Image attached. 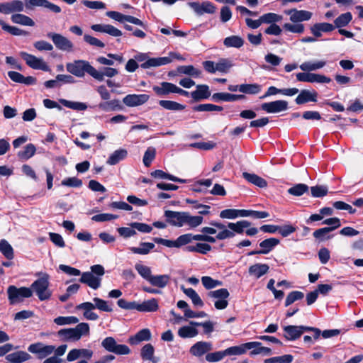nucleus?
Instances as JSON below:
<instances>
[{
  "instance_id": "obj_1",
  "label": "nucleus",
  "mask_w": 363,
  "mask_h": 363,
  "mask_svg": "<svg viewBox=\"0 0 363 363\" xmlns=\"http://www.w3.org/2000/svg\"><path fill=\"white\" fill-rule=\"evenodd\" d=\"M164 216L168 223L177 227L188 225L196 228L203 222V217L200 216H191L188 212H178L170 210L165 211Z\"/></svg>"
},
{
  "instance_id": "obj_2",
  "label": "nucleus",
  "mask_w": 363,
  "mask_h": 363,
  "mask_svg": "<svg viewBox=\"0 0 363 363\" xmlns=\"http://www.w3.org/2000/svg\"><path fill=\"white\" fill-rule=\"evenodd\" d=\"M66 69L68 72L77 77H84L87 73L92 77H97V70L86 60H77L66 64Z\"/></svg>"
},
{
  "instance_id": "obj_3",
  "label": "nucleus",
  "mask_w": 363,
  "mask_h": 363,
  "mask_svg": "<svg viewBox=\"0 0 363 363\" xmlns=\"http://www.w3.org/2000/svg\"><path fill=\"white\" fill-rule=\"evenodd\" d=\"M89 325L80 323L74 328H64L57 332V335L64 341H77L82 336L89 334Z\"/></svg>"
},
{
  "instance_id": "obj_4",
  "label": "nucleus",
  "mask_w": 363,
  "mask_h": 363,
  "mask_svg": "<svg viewBox=\"0 0 363 363\" xmlns=\"http://www.w3.org/2000/svg\"><path fill=\"white\" fill-rule=\"evenodd\" d=\"M50 277L48 274H43L42 277L36 279L30 286L32 291H34L40 301L50 298L52 292L49 289Z\"/></svg>"
},
{
  "instance_id": "obj_5",
  "label": "nucleus",
  "mask_w": 363,
  "mask_h": 363,
  "mask_svg": "<svg viewBox=\"0 0 363 363\" xmlns=\"http://www.w3.org/2000/svg\"><path fill=\"white\" fill-rule=\"evenodd\" d=\"M8 299L11 305L22 302L24 298H30L33 296L31 289L22 286L17 288L11 285L7 289Z\"/></svg>"
},
{
  "instance_id": "obj_6",
  "label": "nucleus",
  "mask_w": 363,
  "mask_h": 363,
  "mask_svg": "<svg viewBox=\"0 0 363 363\" xmlns=\"http://www.w3.org/2000/svg\"><path fill=\"white\" fill-rule=\"evenodd\" d=\"M135 61L143 62L140 67L143 69H150L172 62V59L167 57L149 58L146 53H138L135 56Z\"/></svg>"
},
{
  "instance_id": "obj_7",
  "label": "nucleus",
  "mask_w": 363,
  "mask_h": 363,
  "mask_svg": "<svg viewBox=\"0 0 363 363\" xmlns=\"http://www.w3.org/2000/svg\"><path fill=\"white\" fill-rule=\"evenodd\" d=\"M101 346L108 352L118 355L128 354L130 348L125 345L118 344L113 337H107L101 342Z\"/></svg>"
},
{
  "instance_id": "obj_8",
  "label": "nucleus",
  "mask_w": 363,
  "mask_h": 363,
  "mask_svg": "<svg viewBox=\"0 0 363 363\" xmlns=\"http://www.w3.org/2000/svg\"><path fill=\"white\" fill-rule=\"evenodd\" d=\"M207 296L208 297L216 300L214 306L218 310H223L228 306V298L230 296V293L226 289L222 288L214 291H210L207 294Z\"/></svg>"
},
{
  "instance_id": "obj_9",
  "label": "nucleus",
  "mask_w": 363,
  "mask_h": 363,
  "mask_svg": "<svg viewBox=\"0 0 363 363\" xmlns=\"http://www.w3.org/2000/svg\"><path fill=\"white\" fill-rule=\"evenodd\" d=\"M19 55L26 62V64L32 69H40L45 72L50 71L49 66L42 58L26 52H20Z\"/></svg>"
},
{
  "instance_id": "obj_10",
  "label": "nucleus",
  "mask_w": 363,
  "mask_h": 363,
  "mask_svg": "<svg viewBox=\"0 0 363 363\" xmlns=\"http://www.w3.org/2000/svg\"><path fill=\"white\" fill-rule=\"evenodd\" d=\"M47 36L52 40L58 50L65 52H72L73 50L74 45L72 41L62 35L50 32L47 34Z\"/></svg>"
},
{
  "instance_id": "obj_11",
  "label": "nucleus",
  "mask_w": 363,
  "mask_h": 363,
  "mask_svg": "<svg viewBox=\"0 0 363 363\" xmlns=\"http://www.w3.org/2000/svg\"><path fill=\"white\" fill-rule=\"evenodd\" d=\"M28 350L30 353L35 354L38 359H43L54 352L55 346L45 345L42 342H36L30 345Z\"/></svg>"
},
{
  "instance_id": "obj_12",
  "label": "nucleus",
  "mask_w": 363,
  "mask_h": 363,
  "mask_svg": "<svg viewBox=\"0 0 363 363\" xmlns=\"http://www.w3.org/2000/svg\"><path fill=\"white\" fill-rule=\"evenodd\" d=\"M25 6L26 5L21 0L0 3V13L3 14L20 13L24 11Z\"/></svg>"
},
{
  "instance_id": "obj_13",
  "label": "nucleus",
  "mask_w": 363,
  "mask_h": 363,
  "mask_svg": "<svg viewBox=\"0 0 363 363\" xmlns=\"http://www.w3.org/2000/svg\"><path fill=\"white\" fill-rule=\"evenodd\" d=\"M296 79L298 82L311 83H329L331 81L330 78L324 75L309 72H299L296 74Z\"/></svg>"
},
{
  "instance_id": "obj_14",
  "label": "nucleus",
  "mask_w": 363,
  "mask_h": 363,
  "mask_svg": "<svg viewBox=\"0 0 363 363\" xmlns=\"http://www.w3.org/2000/svg\"><path fill=\"white\" fill-rule=\"evenodd\" d=\"M261 108L268 113H276L288 109V102L284 100H277L272 102L264 103Z\"/></svg>"
},
{
  "instance_id": "obj_15",
  "label": "nucleus",
  "mask_w": 363,
  "mask_h": 363,
  "mask_svg": "<svg viewBox=\"0 0 363 363\" xmlns=\"http://www.w3.org/2000/svg\"><path fill=\"white\" fill-rule=\"evenodd\" d=\"M26 8L28 9H32L33 7H44L55 13L61 12V9L59 6L55 5L48 0H26Z\"/></svg>"
},
{
  "instance_id": "obj_16",
  "label": "nucleus",
  "mask_w": 363,
  "mask_h": 363,
  "mask_svg": "<svg viewBox=\"0 0 363 363\" xmlns=\"http://www.w3.org/2000/svg\"><path fill=\"white\" fill-rule=\"evenodd\" d=\"M150 99L149 95L142 94H128L123 99V102L127 106L134 107L145 104Z\"/></svg>"
},
{
  "instance_id": "obj_17",
  "label": "nucleus",
  "mask_w": 363,
  "mask_h": 363,
  "mask_svg": "<svg viewBox=\"0 0 363 363\" xmlns=\"http://www.w3.org/2000/svg\"><path fill=\"white\" fill-rule=\"evenodd\" d=\"M188 5L199 16L205 13L212 14L216 11L215 6L210 1H203L201 4L199 2H189Z\"/></svg>"
},
{
  "instance_id": "obj_18",
  "label": "nucleus",
  "mask_w": 363,
  "mask_h": 363,
  "mask_svg": "<svg viewBox=\"0 0 363 363\" xmlns=\"http://www.w3.org/2000/svg\"><path fill=\"white\" fill-rule=\"evenodd\" d=\"M286 13L290 16V21L293 23H300L306 21L311 18L312 13L306 10L290 9L286 11Z\"/></svg>"
},
{
  "instance_id": "obj_19",
  "label": "nucleus",
  "mask_w": 363,
  "mask_h": 363,
  "mask_svg": "<svg viewBox=\"0 0 363 363\" xmlns=\"http://www.w3.org/2000/svg\"><path fill=\"white\" fill-rule=\"evenodd\" d=\"M284 337L288 340H295L299 338L306 331V326L287 325L283 328Z\"/></svg>"
},
{
  "instance_id": "obj_20",
  "label": "nucleus",
  "mask_w": 363,
  "mask_h": 363,
  "mask_svg": "<svg viewBox=\"0 0 363 363\" xmlns=\"http://www.w3.org/2000/svg\"><path fill=\"white\" fill-rule=\"evenodd\" d=\"M79 281L88 285L93 289H97L101 286V278L94 275L90 272H86L82 274Z\"/></svg>"
},
{
  "instance_id": "obj_21",
  "label": "nucleus",
  "mask_w": 363,
  "mask_h": 363,
  "mask_svg": "<svg viewBox=\"0 0 363 363\" xmlns=\"http://www.w3.org/2000/svg\"><path fill=\"white\" fill-rule=\"evenodd\" d=\"M318 93L315 90L303 89L295 99L298 105H301L308 102H316Z\"/></svg>"
},
{
  "instance_id": "obj_22",
  "label": "nucleus",
  "mask_w": 363,
  "mask_h": 363,
  "mask_svg": "<svg viewBox=\"0 0 363 363\" xmlns=\"http://www.w3.org/2000/svg\"><path fill=\"white\" fill-rule=\"evenodd\" d=\"M212 344L208 342H197L190 348V353L196 357H201L212 350Z\"/></svg>"
},
{
  "instance_id": "obj_23",
  "label": "nucleus",
  "mask_w": 363,
  "mask_h": 363,
  "mask_svg": "<svg viewBox=\"0 0 363 363\" xmlns=\"http://www.w3.org/2000/svg\"><path fill=\"white\" fill-rule=\"evenodd\" d=\"M77 311H83V315L85 319L89 320H96L99 319V315L93 312L94 310L93 303L91 302H84L76 306Z\"/></svg>"
},
{
  "instance_id": "obj_24",
  "label": "nucleus",
  "mask_w": 363,
  "mask_h": 363,
  "mask_svg": "<svg viewBox=\"0 0 363 363\" xmlns=\"http://www.w3.org/2000/svg\"><path fill=\"white\" fill-rule=\"evenodd\" d=\"M177 86L170 82H163L159 85L153 86L152 89L159 96H164L175 93Z\"/></svg>"
},
{
  "instance_id": "obj_25",
  "label": "nucleus",
  "mask_w": 363,
  "mask_h": 363,
  "mask_svg": "<svg viewBox=\"0 0 363 363\" xmlns=\"http://www.w3.org/2000/svg\"><path fill=\"white\" fill-rule=\"evenodd\" d=\"M91 28L96 32L107 33L113 37L122 35V32L119 29L109 24H94Z\"/></svg>"
},
{
  "instance_id": "obj_26",
  "label": "nucleus",
  "mask_w": 363,
  "mask_h": 363,
  "mask_svg": "<svg viewBox=\"0 0 363 363\" xmlns=\"http://www.w3.org/2000/svg\"><path fill=\"white\" fill-rule=\"evenodd\" d=\"M244 99H245V96L243 94H233L226 92H218L212 95V99L216 102L235 101Z\"/></svg>"
},
{
  "instance_id": "obj_27",
  "label": "nucleus",
  "mask_w": 363,
  "mask_h": 363,
  "mask_svg": "<svg viewBox=\"0 0 363 363\" xmlns=\"http://www.w3.org/2000/svg\"><path fill=\"white\" fill-rule=\"evenodd\" d=\"M151 337L150 330L148 328H144L138 331L135 335L130 336L128 341L130 345H135L143 341H148Z\"/></svg>"
},
{
  "instance_id": "obj_28",
  "label": "nucleus",
  "mask_w": 363,
  "mask_h": 363,
  "mask_svg": "<svg viewBox=\"0 0 363 363\" xmlns=\"http://www.w3.org/2000/svg\"><path fill=\"white\" fill-rule=\"evenodd\" d=\"M31 356L25 351L19 350L6 356V359L10 363H23L29 360Z\"/></svg>"
},
{
  "instance_id": "obj_29",
  "label": "nucleus",
  "mask_w": 363,
  "mask_h": 363,
  "mask_svg": "<svg viewBox=\"0 0 363 363\" xmlns=\"http://www.w3.org/2000/svg\"><path fill=\"white\" fill-rule=\"evenodd\" d=\"M335 29V26L329 23H317L311 28V32L316 38L322 35V33H329Z\"/></svg>"
},
{
  "instance_id": "obj_30",
  "label": "nucleus",
  "mask_w": 363,
  "mask_h": 363,
  "mask_svg": "<svg viewBox=\"0 0 363 363\" xmlns=\"http://www.w3.org/2000/svg\"><path fill=\"white\" fill-rule=\"evenodd\" d=\"M159 308L158 302L156 298H151L141 303H137L136 310L140 312H155Z\"/></svg>"
},
{
  "instance_id": "obj_31",
  "label": "nucleus",
  "mask_w": 363,
  "mask_h": 363,
  "mask_svg": "<svg viewBox=\"0 0 363 363\" xmlns=\"http://www.w3.org/2000/svg\"><path fill=\"white\" fill-rule=\"evenodd\" d=\"M269 269V267L267 264H255L249 267L248 272L250 276L259 279L266 274Z\"/></svg>"
},
{
  "instance_id": "obj_32",
  "label": "nucleus",
  "mask_w": 363,
  "mask_h": 363,
  "mask_svg": "<svg viewBox=\"0 0 363 363\" xmlns=\"http://www.w3.org/2000/svg\"><path fill=\"white\" fill-rule=\"evenodd\" d=\"M191 97L196 101L208 99L211 96L209 87L206 84L196 86V89L191 93Z\"/></svg>"
},
{
  "instance_id": "obj_33",
  "label": "nucleus",
  "mask_w": 363,
  "mask_h": 363,
  "mask_svg": "<svg viewBox=\"0 0 363 363\" xmlns=\"http://www.w3.org/2000/svg\"><path fill=\"white\" fill-rule=\"evenodd\" d=\"M98 108L105 112L121 110L123 108L118 99H113L101 102L98 105Z\"/></svg>"
},
{
  "instance_id": "obj_34",
  "label": "nucleus",
  "mask_w": 363,
  "mask_h": 363,
  "mask_svg": "<svg viewBox=\"0 0 363 363\" xmlns=\"http://www.w3.org/2000/svg\"><path fill=\"white\" fill-rule=\"evenodd\" d=\"M242 177L248 182L253 184L254 185L258 187L264 188L267 186V181L255 174L243 172Z\"/></svg>"
},
{
  "instance_id": "obj_35",
  "label": "nucleus",
  "mask_w": 363,
  "mask_h": 363,
  "mask_svg": "<svg viewBox=\"0 0 363 363\" xmlns=\"http://www.w3.org/2000/svg\"><path fill=\"white\" fill-rule=\"evenodd\" d=\"M155 349L151 344L145 345L140 351V356L143 359L150 360L153 363H157L159 359L154 357Z\"/></svg>"
},
{
  "instance_id": "obj_36",
  "label": "nucleus",
  "mask_w": 363,
  "mask_h": 363,
  "mask_svg": "<svg viewBox=\"0 0 363 363\" xmlns=\"http://www.w3.org/2000/svg\"><path fill=\"white\" fill-rule=\"evenodd\" d=\"M169 276L167 274L152 275L148 282L159 288H164L169 281Z\"/></svg>"
},
{
  "instance_id": "obj_37",
  "label": "nucleus",
  "mask_w": 363,
  "mask_h": 363,
  "mask_svg": "<svg viewBox=\"0 0 363 363\" xmlns=\"http://www.w3.org/2000/svg\"><path fill=\"white\" fill-rule=\"evenodd\" d=\"M11 20L13 23L20 24L26 26H33L35 22L29 16L21 13H14L11 16Z\"/></svg>"
},
{
  "instance_id": "obj_38",
  "label": "nucleus",
  "mask_w": 363,
  "mask_h": 363,
  "mask_svg": "<svg viewBox=\"0 0 363 363\" xmlns=\"http://www.w3.org/2000/svg\"><path fill=\"white\" fill-rule=\"evenodd\" d=\"M279 243V240L274 238H271L262 241L259 246L262 248L259 252L263 255L268 254L271 252L274 247Z\"/></svg>"
},
{
  "instance_id": "obj_39",
  "label": "nucleus",
  "mask_w": 363,
  "mask_h": 363,
  "mask_svg": "<svg viewBox=\"0 0 363 363\" xmlns=\"http://www.w3.org/2000/svg\"><path fill=\"white\" fill-rule=\"evenodd\" d=\"M244 209L228 208L220 211V217L223 219H235L244 217Z\"/></svg>"
},
{
  "instance_id": "obj_40",
  "label": "nucleus",
  "mask_w": 363,
  "mask_h": 363,
  "mask_svg": "<svg viewBox=\"0 0 363 363\" xmlns=\"http://www.w3.org/2000/svg\"><path fill=\"white\" fill-rule=\"evenodd\" d=\"M128 155V152L125 149H118L115 150L108 157L107 163L110 165H115L120 161L124 160Z\"/></svg>"
},
{
  "instance_id": "obj_41",
  "label": "nucleus",
  "mask_w": 363,
  "mask_h": 363,
  "mask_svg": "<svg viewBox=\"0 0 363 363\" xmlns=\"http://www.w3.org/2000/svg\"><path fill=\"white\" fill-rule=\"evenodd\" d=\"M155 244L152 242H140L139 247H131L130 250L134 254L145 255L154 249Z\"/></svg>"
},
{
  "instance_id": "obj_42",
  "label": "nucleus",
  "mask_w": 363,
  "mask_h": 363,
  "mask_svg": "<svg viewBox=\"0 0 363 363\" xmlns=\"http://www.w3.org/2000/svg\"><path fill=\"white\" fill-rule=\"evenodd\" d=\"M223 45L226 48H240L244 45V40L238 35H231L224 39Z\"/></svg>"
},
{
  "instance_id": "obj_43",
  "label": "nucleus",
  "mask_w": 363,
  "mask_h": 363,
  "mask_svg": "<svg viewBox=\"0 0 363 363\" xmlns=\"http://www.w3.org/2000/svg\"><path fill=\"white\" fill-rule=\"evenodd\" d=\"M262 85L255 84H240V92L245 94H257L262 91Z\"/></svg>"
},
{
  "instance_id": "obj_44",
  "label": "nucleus",
  "mask_w": 363,
  "mask_h": 363,
  "mask_svg": "<svg viewBox=\"0 0 363 363\" xmlns=\"http://www.w3.org/2000/svg\"><path fill=\"white\" fill-rule=\"evenodd\" d=\"M325 61L305 62L299 67L303 72H311L323 68L325 65Z\"/></svg>"
},
{
  "instance_id": "obj_45",
  "label": "nucleus",
  "mask_w": 363,
  "mask_h": 363,
  "mask_svg": "<svg viewBox=\"0 0 363 363\" xmlns=\"http://www.w3.org/2000/svg\"><path fill=\"white\" fill-rule=\"evenodd\" d=\"M251 223L246 220L238 221L237 223H228L227 227L234 233L242 234L244 229L250 227Z\"/></svg>"
},
{
  "instance_id": "obj_46",
  "label": "nucleus",
  "mask_w": 363,
  "mask_h": 363,
  "mask_svg": "<svg viewBox=\"0 0 363 363\" xmlns=\"http://www.w3.org/2000/svg\"><path fill=\"white\" fill-rule=\"evenodd\" d=\"M151 175L155 178L167 179L171 180L172 182H179L181 184H184V183L187 182L186 179L178 178L172 174L165 173L162 170H160V169H157V170H155V171L151 172Z\"/></svg>"
},
{
  "instance_id": "obj_47",
  "label": "nucleus",
  "mask_w": 363,
  "mask_h": 363,
  "mask_svg": "<svg viewBox=\"0 0 363 363\" xmlns=\"http://www.w3.org/2000/svg\"><path fill=\"white\" fill-rule=\"evenodd\" d=\"M177 72L193 77H200L201 71L195 68L193 65H182L177 67Z\"/></svg>"
},
{
  "instance_id": "obj_48",
  "label": "nucleus",
  "mask_w": 363,
  "mask_h": 363,
  "mask_svg": "<svg viewBox=\"0 0 363 363\" xmlns=\"http://www.w3.org/2000/svg\"><path fill=\"white\" fill-rule=\"evenodd\" d=\"M158 104L164 109L169 111H182L185 108L184 105L169 100H160Z\"/></svg>"
},
{
  "instance_id": "obj_49",
  "label": "nucleus",
  "mask_w": 363,
  "mask_h": 363,
  "mask_svg": "<svg viewBox=\"0 0 363 363\" xmlns=\"http://www.w3.org/2000/svg\"><path fill=\"white\" fill-rule=\"evenodd\" d=\"M352 19L350 12H346L340 15L335 21L333 25L335 28H341L347 26Z\"/></svg>"
},
{
  "instance_id": "obj_50",
  "label": "nucleus",
  "mask_w": 363,
  "mask_h": 363,
  "mask_svg": "<svg viewBox=\"0 0 363 363\" xmlns=\"http://www.w3.org/2000/svg\"><path fill=\"white\" fill-rule=\"evenodd\" d=\"M251 345L244 343L238 346H233L224 350L225 356L228 355H240L245 354L247 348L251 347Z\"/></svg>"
},
{
  "instance_id": "obj_51",
  "label": "nucleus",
  "mask_w": 363,
  "mask_h": 363,
  "mask_svg": "<svg viewBox=\"0 0 363 363\" xmlns=\"http://www.w3.org/2000/svg\"><path fill=\"white\" fill-rule=\"evenodd\" d=\"M0 26H1L2 29L10 33L11 35H15V36H20V35H26L28 33L22 29H20L15 26H11L8 24H6L4 21L0 19Z\"/></svg>"
},
{
  "instance_id": "obj_52",
  "label": "nucleus",
  "mask_w": 363,
  "mask_h": 363,
  "mask_svg": "<svg viewBox=\"0 0 363 363\" xmlns=\"http://www.w3.org/2000/svg\"><path fill=\"white\" fill-rule=\"evenodd\" d=\"M199 331L196 328L192 326H183L178 330V335L182 338H190L196 336Z\"/></svg>"
},
{
  "instance_id": "obj_53",
  "label": "nucleus",
  "mask_w": 363,
  "mask_h": 363,
  "mask_svg": "<svg viewBox=\"0 0 363 363\" xmlns=\"http://www.w3.org/2000/svg\"><path fill=\"white\" fill-rule=\"evenodd\" d=\"M330 232H332L331 228L325 227L315 230L313 232V235L315 239H318L320 241H324L330 240L333 237V235L329 234Z\"/></svg>"
},
{
  "instance_id": "obj_54",
  "label": "nucleus",
  "mask_w": 363,
  "mask_h": 363,
  "mask_svg": "<svg viewBox=\"0 0 363 363\" xmlns=\"http://www.w3.org/2000/svg\"><path fill=\"white\" fill-rule=\"evenodd\" d=\"M94 308H97L101 311L111 312L113 311L112 307L108 304V301L100 298L95 297L93 298Z\"/></svg>"
},
{
  "instance_id": "obj_55",
  "label": "nucleus",
  "mask_w": 363,
  "mask_h": 363,
  "mask_svg": "<svg viewBox=\"0 0 363 363\" xmlns=\"http://www.w3.org/2000/svg\"><path fill=\"white\" fill-rule=\"evenodd\" d=\"M60 104L69 108L77 111H84L87 108L86 104L82 102L71 101L66 99H60Z\"/></svg>"
},
{
  "instance_id": "obj_56",
  "label": "nucleus",
  "mask_w": 363,
  "mask_h": 363,
  "mask_svg": "<svg viewBox=\"0 0 363 363\" xmlns=\"http://www.w3.org/2000/svg\"><path fill=\"white\" fill-rule=\"evenodd\" d=\"M233 67L232 62L226 58H221L216 62V69L221 73H228Z\"/></svg>"
},
{
  "instance_id": "obj_57",
  "label": "nucleus",
  "mask_w": 363,
  "mask_h": 363,
  "mask_svg": "<svg viewBox=\"0 0 363 363\" xmlns=\"http://www.w3.org/2000/svg\"><path fill=\"white\" fill-rule=\"evenodd\" d=\"M35 151H36V148H35V145L30 143V144H28L24 147L23 150L18 152V156L19 158H21L22 160H28L35 155Z\"/></svg>"
},
{
  "instance_id": "obj_58",
  "label": "nucleus",
  "mask_w": 363,
  "mask_h": 363,
  "mask_svg": "<svg viewBox=\"0 0 363 363\" xmlns=\"http://www.w3.org/2000/svg\"><path fill=\"white\" fill-rule=\"evenodd\" d=\"M0 251L9 259L13 258V250L11 245L5 240L0 241Z\"/></svg>"
},
{
  "instance_id": "obj_59",
  "label": "nucleus",
  "mask_w": 363,
  "mask_h": 363,
  "mask_svg": "<svg viewBox=\"0 0 363 363\" xmlns=\"http://www.w3.org/2000/svg\"><path fill=\"white\" fill-rule=\"evenodd\" d=\"M135 268L138 273L145 280L147 281L150 280L152 277V271L150 267L143 265L141 263H136L135 265Z\"/></svg>"
},
{
  "instance_id": "obj_60",
  "label": "nucleus",
  "mask_w": 363,
  "mask_h": 363,
  "mask_svg": "<svg viewBox=\"0 0 363 363\" xmlns=\"http://www.w3.org/2000/svg\"><path fill=\"white\" fill-rule=\"evenodd\" d=\"M156 149L154 147H149L145 152L143 162L145 167H148L150 166L152 162L155 158Z\"/></svg>"
},
{
  "instance_id": "obj_61",
  "label": "nucleus",
  "mask_w": 363,
  "mask_h": 363,
  "mask_svg": "<svg viewBox=\"0 0 363 363\" xmlns=\"http://www.w3.org/2000/svg\"><path fill=\"white\" fill-rule=\"evenodd\" d=\"M79 319L75 316H59L54 319V323L58 325L76 324Z\"/></svg>"
},
{
  "instance_id": "obj_62",
  "label": "nucleus",
  "mask_w": 363,
  "mask_h": 363,
  "mask_svg": "<svg viewBox=\"0 0 363 363\" xmlns=\"http://www.w3.org/2000/svg\"><path fill=\"white\" fill-rule=\"evenodd\" d=\"M308 186L304 184H298L288 189V193L291 195L300 196L307 192Z\"/></svg>"
},
{
  "instance_id": "obj_63",
  "label": "nucleus",
  "mask_w": 363,
  "mask_h": 363,
  "mask_svg": "<svg viewBox=\"0 0 363 363\" xmlns=\"http://www.w3.org/2000/svg\"><path fill=\"white\" fill-rule=\"evenodd\" d=\"M201 282L206 289H214L222 285V281L216 280L208 276L201 277Z\"/></svg>"
},
{
  "instance_id": "obj_64",
  "label": "nucleus",
  "mask_w": 363,
  "mask_h": 363,
  "mask_svg": "<svg viewBox=\"0 0 363 363\" xmlns=\"http://www.w3.org/2000/svg\"><path fill=\"white\" fill-rule=\"evenodd\" d=\"M293 356L291 354H284L279 357H274L266 359L264 363H291L293 361Z\"/></svg>"
}]
</instances>
